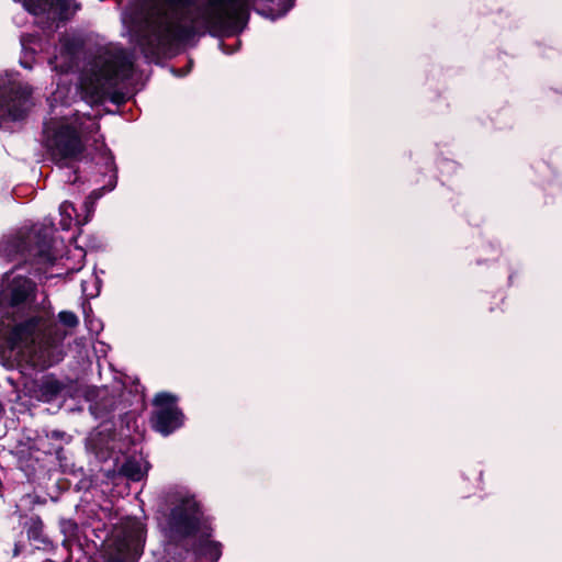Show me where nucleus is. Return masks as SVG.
Wrapping results in <instances>:
<instances>
[{
  "instance_id": "393cba45",
  "label": "nucleus",
  "mask_w": 562,
  "mask_h": 562,
  "mask_svg": "<svg viewBox=\"0 0 562 562\" xmlns=\"http://www.w3.org/2000/svg\"><path fill=\"white\" fill-rule=\"evenodd\" d=\"M71 210V211H75V207H74V204L70 203V202H64L61 205H60V211H61V214L63 215H67L70 220H71V215L70 213H68V210Z\"/></svg>"
},
{
  "instance_id": "39448f33",
  "label": "nucleus",
  "mask_w": 562,
  "mask_h": 562,
  "mask_svg": "<svg viewBox=\"0 0 562 562\" xmlns=\"http://www.w3.org/2000/svg\"><path fill=\"white\" fill-rule=\"evenodd\" d=\"M146 540L144 524L136 518H126L115 525L102 543L104 562H136L143 553Z\"/></svg>"
},
{
  "instance_id": "7ed1b4c3",
  "label": "nucleus",
  "mask_w": 562,
  "mask_h": 562,
  "mask_svg": "<svg viewBox=\"0 0 562 562\" xmlns=\"http://www.w3.org/2000/svg\"><path fill=\"white\" fill-rule=\"evenodd\" d=\"M134 61L125 50L110 56H97L90 66V72L83 80L85 90L94 100L109 99L121 106L126 103V94L114 88L132 78Z\"/></svg>"
},
{
  "instance_id": "aec40b11",
  "label": "nucleus",
  "mask_w": 562,
  "mask_h": 562,
  "mask_svg": "<svg viewBox=\"0 0 562 562\" xmlns=\"http://www.w3.org/2000/svg\"><path fill=\"white\" fill-rule=\"evenodd\" d=\"M60 324L68 328H75L79 325L78 316L71 311H61L58 313Z\"/></svg>"
},
{
  "instance_id": "9b49d317",
  "label": "nucleus",
  "mask_w": 562,
  "mask_h": 562,
  "mask_svg": "<svg viewBox=\"0 0 562 562\" xmlns=\"http://www.w3.org/2000/svg\"><path fill=\"white\" fill-rule=\"evenodd\" d=\"M178 396L169 392H158L151 400L155 407L149 417L154 431L168 437L184 425L186 416L178 406Z\"/></svg>"
},
{
  "instance_id": "2eb2a0df",
  "label": "nucleus",
  "mask_w": 562,
  "mask_h": 562,
  "mask_svg": "<svg viewBox=\"0 0 562 562\" xmlns=\"http://www.w3.org/2000/svg\"><path fill=\"white\" fill-rule=\"evenodd\" d=\"M145 476V472L142 470L140 463L133 459L128 458L121 465L119 470V474L116 476V481H126V487L130 488L128 482H140Z\"/></svg>"
},
{
  "instance_id": "a211bd4d",
  "label": "nucleus",
  "mask_w": 562,
  "mask_h": 562,
  "mask_svg": "<svg viewBox=\"0 0 562 562\" xmlns=\"http://www.w3.org/2000/svg\"><path fill=\"white\" fill-rule=\"evenodd\" d=\"M83 49V42L77 37H69L61 43V54L70 58L77 57Z\"/></svg>"
},
{
  "instance_id": "cd10ccee",
  "label": "nucleus",
  "mask_w": 562,
  "mask_h": 562,
  "mask_svg": "<svg viewBox=\"0 0 562 562\" xmlns=\"http://www.w3.org/2000/svg\"><path fill=\"white\" fill-rule=\"evenodd\" d=\"M91 195H95V198L100 196V194L97 191H92Z\"/></svg>"
},
{
  "instance_id": "bb28decb",
  "label": "nucleus",
  "mask_w": 562,
  "mask_h": 562,
  "mask_svg": "<svg viewBox=\"0 0 562 562\" xmlns=\"http://www.w3.org/2000/svg\"><path fill=\"white\" fill-rule=\"evenodd\" d=\"M112 411H113V408L110 407L109 409H106V412L103 415H101V417H106Z\"/></svg>"
},
{
  "instance_id": "20e7f679",
  "label": "nucleus",
  "mask_w": 562,
  "mask_h": 562,
  "mask_svg": "<svg viewBox=\"0 0 562 562\" xmlns=\"http://www.w3.org/2000/svg\"><path fill=\"white\" fill-rule=\"evenodd\" d=\"M198 34L192 23L182 24L165 16L147 21L137 34V45L147 59H157L175 52L180 45L188 43Z\"/></svg>"
},
{
  "instance_id": "b1692460",
  "label": "nucleus",
  "mask_w": 562,
  "mask_h": 562,
  "mask_svg": "<svg viewBox=\"0 0 562 562\" xmlns=\"http://www.w3.org/2000/svg\"><path fill=\"white\" fill-rule=\"evenodd\" d=\"M37 445H38V450H42L44 453H45V450H50L53 445H58L57 442L55 441H49V440H46V439H38L37 441Z\"/></svg>"
},
{
  "instance_id": "f8f14e48",
  "label": "nucleus",
  "mask_w": 562,
  "mask_h": 562,
  "mask_svg": "<svg viewBox=\"0 0 562 562\" xmlns=\"http://www.w3.org/2000/svg\"><path fill=\"white\" fill-rule=\"evenodd\" d=\"M23 7L29 13L45 16L52 23L68 19V0H23Z\"/></svg>"
},
{
  "instance_id": "a878e982",
  "label": "nucleus",
  "mask_w": 562,
  "mask_h": 562,
  "mask_svg": "<svg viewBox=\"0 0 562 562\" xmlns=\"http://www.w3.org/2000/svg\"><path fill=\"white\" fill-rule=\"evenodd\" d=\"M67 482L58 481L57 486L59 492H67L69 490V485H66Z\"/></svg>"
},
{
  "instance_id": "f257e3e1",
  "label": "nucleus",
  "mask_w": 562,
  "mask_h": 562,
  "mask_svg": "<svg viewBox=\"0 0 562 562\" xmlns=\"http://www.w3.org/2000/svg\"><path fill=\"white\" fill-rule=\"evenodd\" d=\"M1 324L7 347L25 353L34 370L44 371L64 359L63 342L67 331L46 317L40 307L10 312L2 315Z\"/></svg>"
},
{
  "instance_id": "423d86ee",
  "label": "nucleus",
  "mask_w": 562,
  "mask_h": 562,
  "mask_svg": "<svg viewBox=\"0 0 562 562\" xmlns=\"http://www.w3.org/2000/svg\"><path fill=\"white\" fill-rule=\"evenodd\" d=\"M43 145L49 159L59 168H71L81 160L86 145L80 132L68 123H45Z\"/></svg>"
},
{
  "instance_id": "6ab92c4d",
  "label": "nucleus",
  "mask_w": 562,
  "mask_h": 562,
  "mask_svg": "<svg viewBox=\"0 0 562 562\" xmlns=\"http://www.w3.org/2000/svg\"><path fill=\"white\" fill-rule=\"evenodd\" d=\"M46 454H54L56 457V460L59 462V467L66 470L67 468L74 465L72 462H70V459L67 456V451L64 448L63 443L53 445L50 450H45Z\"/></svg>"
},
{
  "instance_id": "9d476101",
  "label": "nucleus",
  "mask_w": 562,
  "mask_h": 562,
  "mask_svg": "<svg viewBox=\"0 0 562 562\" xmlns=\"http://www.w3.org/2000/svg\"><path fill=\"white\" fill-rule=\"evenodd\" d=\"M37 284L24 276L9 277L7 272L0 285V312L7 315L10 312H22L37 308Z\"/></svg>"
},
{
  "instance_id": "4468645a",
  "label": "nucleus",
  "mask_w": 562,
  "mask_h": 562,
  "mask_svg": "<svg viewBox=\"0 0 562 562\" xmlns=\"http://www.w3.org/2000/svg\"><path fill=\"white\" fill-rule=\"evenodd\" d=\"M87 448L94 453L99 460H108L112 453L111 438L102 431L91 435L87 439Z\"/></svg>"
},
{
  "instance_id": "412c9836",
  "label": "nucleus",
  "mask_w": 562,
  "mask_h": 562,
  "mask_svg": "<svg viewBox=\"0 0 562 562\" xmlns=\"http://www.w3.org/2000/svg\"><path fill=\"white\" fill-rule=\"evenodd\" d=\"M172 10H187L194 7L198 0H162Z\"/></svg>"
},
{
  "instance_id": "f03ea898",
  "label": "nucleus",
  "mask_w": 562,
  "mask_h": 562,
  "mask_svg": "<svg viewBox=\"0 0 562 562\" xmlns=\"http://www.w3.org/2000/svg\"><path fill=\"white\" fill-rule=\"evenodd\" d=\"M170 506L162 513L168 519V527L173 539L189 537L196 538L194 552L211 562H216L221 557V543L209 540L210 528L202 520V513L193 496L172 494Z\"/></svg>"
},
{
  "instance_id": "4be33fe9",
  "label": "nucleus",
  "mask_w": 562,
  "mask_h": 562,
  "mask_svg": "<svg viewBox=\"0 0 562 562\" xmlns=\"http://www.w3.org/2000/svg\"><path fill=\"white\" fill-rule=\"evenodd\" d=\"M45 439L55 441L57 443H63V441L68 443L70 436H67L66 432L61 430H52L50 432L46 434Z\"/></svg>"
},
{
  "instance_id": "1a4fd4ad",
  "label": "nucleus",
  "mask_w": 562,
  "mask_h": 562,
  "mask_svg": "<svg viewBox=\"0 0 562 562\" xmlns=\"http://www.w3.org/2000/svg\"><path fill=\"white\" fill-rule=\"evenodd\" d=\"M33 88L12 76L0 75V119L18 122L26 119L31 108Z\"/></svg>"
},
{
  "instance_id": "6e6552de",
  "label": "nucleus",
  "mask_w": 562,
  "mask_h": 562,
  "mask_svg": "<svg viewBox=\"0 0 562 562\" xmlns=\"http://www.w3.org/2000/svg\"><path fill=\"white\" fill-rule=\"evenodd\" d=\"M53 232L44 225H33L10 238L5 250L9 255H18L32 263H53Z\"/></svg>"
},
{
  "instance_id": "5701e85b",
  "label": "nucleus",
  "mask_w": 562,
  "mask_h": 562,
  "mask_svg": "<svg viewBox=\"0 0 562 562\" xmlns=\"http://www.w3.org/2000/svg\"><path fill=\"white\" fill-rule=\"evenodd\" d=\"M102 158L104 160V165H105V169L109 170V171H114L116 172V166H115V160H114V156L113 154L111 153L110 149H106L103 154H102ZM115 179H116V173H114L113 176Z\"/></svg>"
},
{
  "instance_id": "0eeeda50",
  "label": "nucleus",
  "mask_w": 562,
  "mask_h": 562,
  "mask_svg": "<svg viewBox=\"0 0 562 562\" xmlns=\"http://www.w3.org/2000/svg\"><path fill=\"white\" fill-rule=\"evenodd\" d=\"M202 19L212 36L238 35L249 20L247 0H206Z\"/></svg>"
},
{
  "instance_id": "ddd939ff",
  "label": "nucleus",
  "mask_w": 562,
  "mask_h": 562,
  "mask_svg": "<svg viewBox=\"0 0 562 562\" xmlns=\"http://www.w3.org/2000/svg\"><path fill=\"white\" fill-rule=\"evenodd\" d=\"M36 386L37 398L46 403L55 401L65 390V384L54 374L44 375Z\"/></svg>"
},
{
  "instance_id": "f3484780",
  "label": "nucleus",
  "mask_w": 562,
  "mask_h": 562,
  "mask_svg": "<svg viewBox=\"0 0 562 562\" xmlns=\"http://www.w3.org/2000/svg\"><path fill=\"white\" fill-rule=\"evenodd\" d=\"M20 463V468L25 473L29 482H35L40 477L38 474L45 471L44 467L38 463V460L32 458L24 461L21 460Z\"/></svg>"
},
{
  "instance_id": "dca6fc26",
  "label": "nucleus",
  "mask_w": 562,
  "mask_h": 562,
  "mask_svg": "<svg viewBox=\"0 0 562 562\" xmlns=\"http://www.w3.org/2000/svg\"><path fill=\"white\" fill-rule=\"evenodd\" d=\"M273 19L285 15L295 3V0H265Z\"/></svg>"
}]
</instances>
